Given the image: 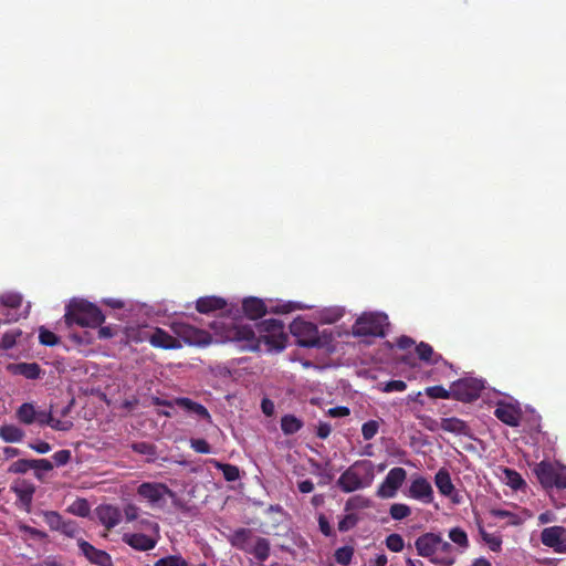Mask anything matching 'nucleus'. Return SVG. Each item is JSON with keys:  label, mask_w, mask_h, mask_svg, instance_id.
<instances>
[{"label": "nucleus", "mask_w": 566, "mask_h": 566, "mask_svg": "<svg viewBox=\"0 0 566 566\" xmlns=\"http://www.w3.org/2000/svg\"><path fill=\"white\" fill-rule=\"evenodd\" d=\"M96 515L102 525L112 530L119 524L122 518L120 511L113 505H101L96 509Z\"/></svg>", "instance_id": "obj_21"}, {"label": "nucleus", "mask_w": 566, "mask_h": 566, "mask_svg": "<svg viewBox=\"0 0 566 566\" xmlns=\"http://www.w3.org/2000/svg\"><path fill=\"white\" fill-rule=\"evenodd\" d=\"M426 395L433 399H449L452 398V389L449 390L444 387L437 385L426 388Z\"/></svg>", "instance_id": "obj_46"}, {"label": "nucleus", "mask_w": 566, "mask_h": 566, "mask_svg": "<svg viewBox=\"0 0 566 566\" xmlns=\"http://www.w3.org/2000/svg\"><path fill=\"white\" fill-rule=\"evenodd\" d=\"M449 538L455 545H458L462 551L469 547V538L467 533L461 527H453L449 531Z\"/></svg>", "instance_id": "obj_39"}, {"label": "nucleus", "mask_w": 566, "mask_h": 566, "mask_svg": "<svg viewBox=\"0 0 566 566\" xmlns=\"http://www.w3.org/2000/svg\"><path fill=\"white\" fill-rule=\"evenodd\" d=\"M541 542L544 546L553 548L556 553H566V528L564 526L546 527L541 533Z\"/></svg>", "instance_id": "obj_11"}, {"label": "nucleus", "mask_w": 566, "mask_h": 566, "mask_svg": "<svg viewBox=\"0 0 566 566\" xmlns=\"http://www.w3.org/2000/svg\"><path fill=\"white\" fill-rule=\"evenodd\" d=\"M29 447L38 453L45 454L51 450L50 443L45 441H39L36 443H30Z\"/></svg>", "instance_id": "obj_62"}, {"label": "nucleus", "mask_w": 566, "mask_h": 566, "mask_svg": "<svg viewBox=\"0 0 566 566\" xmlns=\"http://www.w3.org/2000/svg\"><path fill=\"white\" fill-rule=\"evenodd\" d=\"M553 486L557 489H566V467L557 464Z\"/></svg>", "instance_id": "obj_54"}, {"label": "nucleus", "mask_w": 566, "mask_h": 566, "mask_svg": "<svg viewBox=\"0 0 566 566\" xmlns=\"http://www.w3.org/2000/svg\"><path fill=\"white\" fill-rule=\"evenodd\" d=\"M146 338L150 345L156 348L179 349L182 347V344L178 338L171 336L160 327H156Z\"/></svg>", "instance_id": "obj_12"}, {"label": "nucleus", "mask_w": 566, "mask_h": 566, "mask_svg": "<svg viewBox=\"0 0 566 566\" xmlns=\"http://www.w3.org/2000/svg\"><path fill=\"white\" fill-rule=\"evenodd\" d=\"M409 496L429 504L433 501V489L427 479L418 476L409 486Z\"/></svg>", "instance_id": "obj_16"}, {"label": "nucleus", "mask_w": 566, "mask_h": 566, "mask_svg": "<svg viewBox=\"0 0 566 566\" xmlns=\"http://www.w3.org/2000/svg\"><path fill=\"white\" fill-rule=\"evenodd\" d=\"M407 478V472L403 468L396 467L389 470L385 480L377 489V496L381 499H390L397 494L402 483Z\"/></svg>", "instance_id": "obj_9"}, {"label": "nucleus", "mask_w": 566, "mask_h": 566, "mask_svg": "<svg viewBox=\"0 0 566 566\" xmlns=\"http://www.w3.org/2000/svg\"><path fill=\"white\" fill-rule=\"evenodd\" d=\"M30 469H32V459H20L11 463V465L8 468V472L23 474L27 473Z\"/></svg>", "instance_id": "obj_49"}, {"label": "nucleus", "mask_w": 566, "mask_h": 566, "mask_svg": "<svg viewBox=\"0 0 566 566\" xmlns=\"http://www.w3.org/2000/svg\"><path fill=\"white\" fill-rule=\"evenodd\" d=\"M53 463L48 459H32V469L49 472L53 470Z\"/></svg>", "instance_id": "obj_58"}, {"label": "nucleus", "mask_w": 566, "mask_h": 566, "mask_svg": "<svg viewBox=\"0 0 566 566\" xmlns=\"http://www.w3.org/2000/svg\"><path fill=\"white\" fill-rule=\"evenodd\" d=\"M0 303L3 307L19 308L22 304V296L18 293H6L0 296Z\"/></svg>", "instance_id": "obj_44"}, {"label": "nucleus", "mask_w": 566, "mask_h": 566, "mask_svg": "<svg viewBox=\"0 0 566 566\" xmlns=\"http://www.w3.org/2000/svg\"><path fill=\"white\" fill-rule=\"evenodd\" d=\"M214 468L222 472L223 478L228 482H234L240 478V470L237 465L230 463H222L217 460H211Z\"/></svg>", "instance_id": "obj_34"}, {"label": "nucleus", "mask_w": 566, "mask_h": 566, "mask_svg": "<svg viewBox=\"0 0 566 566\" xmlns=\"http://www.w3.org/2000/svg\"><path fill=\"white\" fill-rule=\"evenodd\" d=\"M318 526H319V531L325 536H332L334 534L333 530H332V527L329 525V522L327 521V518L324 515H319V517H318Z\"/></svg>", "instance_id": "obj_61"}, {"label": "nucleus", "mask_w": 566, "mask_h": 566, "mask_svg": "<svg viewBox=\"0 0 566 566\" xmlns=\"http://www.w3.org/2000/svg\"><path fill=\"white\" fill-rule=\"evenodd\" d=\"M503 474L506 484L515 491L521 490L523 486L526 485L522 475L513 469L504 468Z\"/></svg>", "instance_id": "obj_35"}, {"label": "nucleus", "mask_w": 566, "mask_h": 566, "mask_svg": "<svg viewBox=\"0 0 566 566\" xmlns=\"http://www.w3.org/2000/svg\"><path fill=\"white\" fill-rule=\"evenodd\" d=\"M303 428V421L294 415H285L281 418V430L284 434H294Z\"/></svg>", "instance_id": "obj_32"}, {"label": "nucleus", "mask_w": 566, "mask_h": 566, "mask_svg": "<svg viewBox=\"0 0 566 566\" xmlns=\"http://www.w3.org/2000/svg\"><path fill=\"white\" fill-rule=\"evenodd\" d=\"M252 536L251 530L248 528H239L233 534V544L243 551H249L250 547V538Z\"/></svg>", "instance_id": "obj_38"}, {"label": "nucleus", "mask_w": 566, "mask_h": 566, "mask_svg": "<svg viewBox=\"0 0 566 566\" xmlns=\"http://www.w3.org/2000/svg\"><path fill=\"white\" fill-rule=\"evenodd\" d=\"M406 389L407 384L403 380H390L381 387L384 392L405 391Z\"/></svg>", "instance_id": "obj_55"}, {"label": "nucleus", "mask_w": 566, "mask_h": 566, "mask_svg": "<svg viewBox=\"0 0 566 566\" xmlns=\"http://www.w3.org/2000/svg\"><path fill=\"white\" fill-rule=\"evenodd\" d=\"M479 533L482 541L492 552H500L502 548V538L499 535L488 533L483 526L479 525Z\"/></svg>", "instance_id": "obj_36"}, {"label": "nucleus", "mask_w": 566, "mask_h": 566, "mask_svg": "<svg viewBox=\"0 0 566 566\" xmlns=\"http://www.w3.org/2000/svg\"><path fill=\"white\" fill-rule=\"evenodd\" d=\"M455 549L453 546L444 541L440 535V544H438V553L432 557L431 562L439 566H452L455 563Z\"/></svg>", "instance_id": "obj_20"}, {"label": "nucleus", "mask_w": 566, "mask_h": 566, "mask_svg": "<svg viewBox=\"0 0 566 566\" xmlns=\"http://www.w3.org/2000/svg\"><path fill=\"white\" fill-rule=\"evenodd\" d=\"M388 325V316L386 314L364 313L354 323L352 334L355 337H384Z\"/></svg>", "instance_id": "obj_4"}, {"label": "nucleus", "mask_w": 566, "mask_h": 566, "mask_svg": "<svg viewBox=\"0 0 566 566\" xmlns=\"http://www.w3.org/2000/svg\"><path fill=\"white\" fill-rule=\"evenodd\" d=\"M130 448L133 451L139 454H144L150 458V461H154L157 455V447L149 442H134Z\"/></svg>", "instance_id": "obj_42"}, {"label": "nucleus", "mask_w": 566, "mask_h": 566, "mask_svg": "<svg viewBox=\"0 0 566 566\" xmlns=\"http://www.w3.org/2000/svg\"><path fill=\"white\" fill-rule=\"evenodd\" d=\"M77 545L81 553L90 560V563L97 566H112V558L107 552L94 547L82 538L77 541Z\"/></svg>", "instance_id": "obj_13"}, {"label": "nucleus", "mask_w": 566, "mask_h": 566, "mask_svg": "<svg viewBox=\"0 0 566 566\" xmlns=\"http://www.w3.org/2000/svg\"><path fill=\"white\" fill-rule=\"evenodd\" d=\"M386 546L389 551L394 553L401 552L405 546L402 536L396 533L388 535L386 537Z\"/></svg>", "instance_id": "obj_48"}, {"label": "nucleus", "mask_w": 566, "mask_h": 566, "mask_svg": "<svg viewBox=\"0 0 566 566\" xmlns=\"http://www.w3.org/2000/svg\"><path fill=\"white\" fill-rule=\"evenodd\" d=\"M15 417L20 423L31 426L36 421V408L31 402H24L17 409Z\"/></svg>", "instance_id": "obj_27"}, {"label": "nucleus", "mask_w": 566, "mask_h": 566, "mask_svg": "<svg viewBox=\"0 0 566 566\" xmlns=\"http://www.w3.org/2000/svg\"><path fill=\"white\" fill-rule=\"evenodd\" d=\"M71 457H72L71 451L63 449V450L56 451L53 454V460H54L55 465L62 467L70 462Z\"/></svg>", "instance_id": "obj_56"}, {"label": "nucleus", "mask_w": 566, "mask_h": 566, "mask_svg": "<svg viewBox=\"0 0 566 566\" xmlns=\"http://www.w3.org/2000/svg\"><path fill=\"white\" fill-rule=\"evenodd\" d=\"M154 566H189L188 562L180 555H169L159 558Z\"/></svg>", "instance_id": "obj_45"}, {"label": "nucleus", "mask_w": 566, "mask_h": 566, "mask_svg": "<svg viewBox=\"0 0 566 566\" xmlns=\"http://www.w3.org/2000/svg\"><path fill=\"white\" fill-rule=\"evenodd\" d=\"M176 338L192 346H206L211 343V335L185 322H174L171 325Z\"/></svg>", "instance_id": "obj_6"}, {"label": "nucleus", "mask_w": 566, "mask_h": 566, "mask_svg": "<svg viewBox=\"0 0 566 566\" xmlns=\"http://www.w3.org/2000/svg\"><path fill=\"white\" fill-rule=\"evenodd\" d=\"M379 430V423L376 420H369L361 426V434L365 440H371Z\"/></svg>", "instance_id": "obj_51"}, {"label": "nucleus", "mask_w": 566, "mask_h": 566, "mask_svg": "<svg viewBox=\"0 0 566 566\" xmlns=\"http://www.w3.org/2000/svg\"><path fill=\"white\" fill-rule=\"evenodd\" d=\"M226 306V300L219 296H205L198 298L196 302V310L202 314H208L218 310H223Z\"/></svg>", "instance_id": "obj_25"}, {"label": "nucleus", "mask_w": 566, "mask_h": 566, "mask_svg": "<svg viewBox=\"0 0 566 566\" xmlns=\"http://www.w3.org/2000/svg\"><path fill=\"white\" fill-rule=\"evenodd\" d=\"M64 321L67 326L74 324L81 327L96 328L105 321V315L98 306L86 300H72L64 314Z\"/></svg>", "instance_id": "obj_2"}, {"label": "nucleus", "mask_w": 566, "mask_h": 566, "mask_svg": "<svg viewBox=\"0 0 566 566\" xmlns=\"http://www.w3.org/2000/svg\"><path fill=\"white\" fill-rule=\"evenodd\" d=\"M19 531L29 534L30 536L39 539H45L48 537V534L41 530H38L35 527L29 526L27 524H20Z\"/></svg>", "instance_id": "obj_57"}, {"label": "nucleus", "mask_w": 566, "mask_h": 566, "mask_svg": "<svg viewBox=\"0 0 566 566\" xmlns=\"http://www.w3.org/2000/svg\"><path fill=\"white\" fill-rule=\"evenodd\" d=\"M396 344H397V347L399 349H403L405 350V349H408L411 346H413L415 345V340L411 337H409V336L402 335V336H400L397 339Z\"/></svg>", "instance_id": "obj_64"}, {"label": "nucleus", "mask_w": 566, "mask_h": 566, "mask_svg": "<svg viewBox=\"0 0 566 566\" xmlns=\"http://www.w3.org/2000/svg\"><path fill=\"white\" fill-rule=\"evenodd\" d=\"M290 332L296 338V344L301 347L322 348L324 346L318 327L312 322L297 317L290 324Z\"/></svg>", "instance_id": "obj_5"}, {"label": "nucleus", "mask_w": 566, "mask_h": 566, "mask_svg": "<svg viewBox=\"0 0 566 566\" xmlns=\"http://www.w3.org/2000/svg\"><path fill=\"white\" fill-rule=\"evenodd\" d=\"M176 406L185 409L188 412L197 415L199 418L205 419L208 422H211V415L209 413L208 409L190 398L187 397H178L175 399Z\"/></svg>", "instance_id": "obj_23"}, {"label": "nucleus", "mask_w": 566, "mask_h": 566, "mask_svg": "<svg viewBox=\"0 0 566 566\" xmlns=\"http://www.w3.org/2000/svg\"><path fill=\"white\" fill-rule=\"evenodd\" d=\"M41 515L51 531L60 532L70 538L76 537L80 533L75 521L65 520L56 511H41Z\"/></svg>", "instance_id": "obj_8"}, {"label": "nucleus", "mask_w": 566, "mask_h": 566, "mask_svg": "<svg viewBox=\"0 0 566 566\" xmlns=\"http://www.w3.org/2000/svg\"><path fill=\"white\" fill-rule=\"evenodd\" d=\"M438 544H440V534L428 532L416 539L415 547L418 555L432 559L438 553Z\"/></svg>", "instance_id": "obj_14"}, {"label": "nucleus", "mask_w": 566, "mask_h": 566, "mask_svg": "<svg viewBox=\"0 0 566 566\" xmlns=\"http://www.w3.org/2000/svg\"><path fill=\"white\" fill-rule=\"evenodd\" d=\"M242 310L244 314L251 319L261 318L268 312L264 302L258 297L244 298L242 302Z\"/></svg>", "instance_id": "obj_24"}, {"label": "nucleus", "mask_w": 566, "mask_h": 566, "mask_svg": "<svg viewBox=\"0 0 566 566\" xmlns=\"http://www.w3.org/2000/svg\"><path fill=\"white\" fill-rule=\"evenodd\" d=\"M259 336L250 325H234L228 332V337L238 343H242V348L248 350H259L261 343H264L272 349L283 350L286 346L287 336L284 333V324L280 319L269 318L255 324Z\"/></svg>", "instance_id": "obj_1"}, {"label": "nucleus", "mask_w": 566, "mask_h": 566, "mask_svg": "<svg viewBox=\"0 0 566 566\" xmlns=\"http://www.w3.org/2000/svg\"><path fill=\"white\" fill-rule=\"evenodd\" d=\"M123 542L136 551L147 552L155 548L158 543V537L143 533H125L123 535Z\"/></svg>", "instance_id": "obj_17"}, {"label": "nucleus", "mask_w": 566, "mask_h": 566, "mask_svg": "<svg viewBox=\"0 0 566 566\" xmlns=\"http://www.w3.org/2000/svg\"><path fill=\"white\" fill-rule=\"evenodd\" d=\"M434 483L439 492L451 497L454 492V485L451 481L450 473L446 469H440L434 476Z\"/></svg>", "instance_id": "obj_26"}, {"label": "nucleus", "mask_w": 566, "mask_h": 566, "mask_svg": "<svg viewBox=\"0 0 566 566\" xmlns=\"http://www.w3.org/2000/svg\"><path fill=\"white\" fill-rule=\"evenodd\" d=\"M22 335L20 328L8 331L0 339V349H11L17 344V339Z\"/></svg>", "instance_id": "obj_41"}, {"label": "nucleus", "mask_w": 566, "mask_h": 566, "mask_svg": "<svg viewBox=\"0 0 566 566\" xmlns=\"http://www.w3.org/2000/svg\"><path fill=\"white\" fill-rule=\"evenodd\" d=\"M15 493L18 500L25 506V510L29 512L32 503L33 494L35 492V488L33 484H27L24 486H14L12 488Z\"/></svg>", "instance_id": "obj_33"}, {"label": "nucleus", "mask_w": 566, "mask_h": 566, "mask_svg": "<svg viewBox=\"0 0 566 566\" xmlns=\"http://www.w3.org/2000/svg\"><path fill=\"white\" fill-rule=\"evenodd\" d=\"M416 353L420 360L428 364H437L442 359V356L440 354H436L432 346L424 342H420L416 346Z\"/></svg>", "instance_id": "obj_30"}, {"label": "nucleus", "mask_w": 566, "mask_h": 566, "mask_svg": "<svg viewBox=\"0 0 566 566\" xmlns=\"http://www.w3.org/2000/svg\"><path fill=\"white\" fill-rule=\"evenodd\" d=\"M67 511L74 515L85 517L90 514V506L86 500L80 499L70 505Z\"/></svg>", "instance_id": "obj_47"}, {"label": "nucleus", "mask_w": 566, "mask_h": 566, "mask_svg": "<svg viewBox=\"0 0 566 566\" xmlns=\"http://www.w3.org/2000/svg\"><path fill=\"white\" fill-rule=\"evenodd\" d=\"M451 389L453 399L461 402H472L481 396L484 382L476 378H462L453 381Z\"/></svg>", "instance_id": "obj_7"}, {"label": "nucleus", "mask_w": 566, "mask_h": 566, "mask_svg": "<svg viewBox=\"0 0 566 566\" xmlns=\"http://www.w3.org/2000/svg\"><path fill=\"white\" fill-rule=\"evenodd\" d=\"M332 428L327 422H319L317 426L316 434L321 439H326L331 434Z\"/></svg>", "instance_id": "obj_63"}, {"label": "nucleus", "mask_w": 566, "mask_h": 566, "mask_svg": "<svg viewBox=\"0 0 566 566\" xmlns=\"http://www.w3.org/2000/svg\"><path fill=\"white\" fill-rule=\"evenodd\" d=\"M494 416L510 427H517L522 419V411L511 403H499L494 410Z\"/></svg>", "instance_id": "obj_19"}, {"label": "nucleus", "mask_w": 566, "mask_h": 566, "mask_svg": "<svg viewBox=\"0 0 566 566\" xmlns=\"http://www.w3.org/2000/svg\"><path fill=\"white\" fill-rule=\"evenodd\" d=\"M374 476V464L370 461H356L340 474L337 485L343 492L350 493L369 486Z\"/></svg>", "instance_id": "obj_3"}, {"label": "nucleus", "mask_w": 566, "mask_h": 566, "mask_svg": "<svg viewBox=\"0 0 566 566\" xmlns=\"http://www.w3.org/2000/svg\"><path fill=\"white\" fill-rule=\"evenodd\" d=\"M139 509L134 504H128L124 509L125 517L127 522L137 520Z\"/></svg>", "instance_id": "obj_60"}, {"label": "nucleus", "mask_w": 566, "mask_h": 566, "mask_svg": "<svg viewBox=\"0 0 566 566\" xmlns=\"http://www.w3.org/2000/svg\"><path fill=\"white\" fill-rule=\"evenodd\" d=\"M35 423L40 427L48 426L56 431H70L74 426L72 420L54 418L52 408L50 410H36Z\"/></svg>", "instance_id": "obj_15"}, {"label": "nucleus", "mask_w": 566, "mask_h": 566, "mask_svg": "<svg viewBox=\"0 0 566 566\" xmlns=\"http://www.w3.org/2000/svg\"><path fill=\"white\" fill-rule=\"evenodd\" d=\"M247 552L253 554L260 562H264L270 556V542L268 538L258 537L254 545L250 546Z\"/></svg>", "instance_id": "obj_31"}, {"label": "nucleus", "mask_w": 566, "mask_h": 566, "mask_svg": "<svg viewBox=\"0 0 566 566\" xmlns=\"http://www.w3.org/2000/svg\"><path fill=\"white\" fill-rule=\"evenodd\" d=\"M355 549L353 546L345 545L339 547L334 553L335 562L342 566H348L352 563Z\"/></svg>", "instance_id": "obj_37"}, {"label": "nucleus", "mask_w": 566, "mask_h": 566, "mask_svg": "<svg viewBox=\"0 0 566 566\" xmlns=\"http://www.w3.org/2000/svg\"><path fill=\"white\" fill-rule=\"evenodd\" d=\"M70 337L78 345H90L93 342V337L88 332L73 333Z\"/></svg>", "instance_id": "obj_59"}, {"label": "nucleus", "mask_w": 566, "mask_h": 566, "mask_svg": "<svg viewBox=\"0 0 566 566\" xmlns=\"http://www.w3.org/2000/svg\"><path fill=\"white\" fill-rule=\"evenodd\" d=\"M440 429L447 432H451L454 434H467L468 433V426L465 421L452 417V418H442L440 421Z\"/></svg>", "instance_id": "obj_29"}, {"label": "nucleus", "mask_w": 566, "mask_h": 566, "mask_svg": "<svg viewBox=\"0 0 566 566\" xmlns=\"http://www.w3.org/2000/svg\"><path fill=\"white\" fill-rule=\"evenodd\" d=\"M24 431L15 424L0 426V438L8 443L21 442L24 438Z\"/></svg>", "instance_id": "obj_28"}, {"label": "nucleus", "mask_w": 566, "mask_h": 566, "mask_svg": "<svg viewBox=\"0 0 566 566\" xmlns=\"http://www.w3.org/2000/svg\"><path fill=\"white\" fill-rule=\"evenodd\" d=\"M557 464L548 461H541L534 468V473L544 489L553 488V480L555 476Z\"/></svg>", "instance_id": "obj_22"}, {"label": "nucleus", "mask_w": 566, "mask_h": 566, "mask_svg": "<svg viewBox=\"0 0 566 566\" xmlns=\"http://www.w3.org/2000/svg\"><path fill=\"white\" fill-rule=\"evenodd\" d=\"M39 340L42 345L54 346L59 343V337L53 332L42 326L39 329Z\"/></svg>", "instance_id": "obj_50"}, {"label": "nucleus", "mask_w": 566, "mask_h": 566, "mask_svg": "<svg viewBox=\"0 0 566 566\" xmlns=\"http://www.w3.org/2000/svg\"><path fill=\"white\" fill-rule=\"evenodd\" d=\"M389 514L391 518L400 521L408 517L411 514V509L403 503H394L390 506Z\"/></svg>", "instance_id": "obj_43"}, {"label": "nucleus", "mask_w": 566, "mask_h": 566, "mask_svg": "<svg viewBox=\"0 0 566 566\" xmlns=\"http://www.w3.org/2000/svg\"><path fill=\"white\" fill-rule=\"evenodd\" d=\"M8 371L14 376H23L27 379H40L44 370L38 363H12L7 367Z\"/></svg>", "instance_id": "obj_18"}, {"label": "nucleus", "mask_w": 566, "mask_h": 566, "mask_svg": "<svg viewBox=\"0 0 566 566\" xmlns=\"http://www.w3.org/2000/svg\"><path fill=\"white\" fill-rule=\"evenodd\" d=\"M358 523V516L354 513L346 514L339 522H338V530L340 532H347L352 528H354Z\"/></svg>", "instance_id": "obj_52"}, {"label": "nucleus", "mask_w": 566, "mask_h": 566, "mask_svg": "<svg viewBox=\"0 0 566 566\" xmlns=\"http://www.w3.org/2000/svg\"><path fill=\"white\" fill-rule=\"evenodd\" d=\"M190 447L197 452L201 454H209L211 452V446L207 440L198 438L190 439Z\"/></svg>", "instance_id": "obj_53"}, {"label": "nucleus", "mask_w": 566, "mask_h": 566, "mask_svg": "<svg viewBox=\"0 0 566 566\" xmlns=\"http://www.w3.org/2000/svg\"><path fill=\"white\" fill-rule=\"evenodd\" d=\"M137 494L147 500L150 505L159 504L166 495L172 496V491L164 483L144 482L137 488Z\"/></svg>", "instance_id": "obj_10"}, {"label": "nucleus", "mask_w": 566, "mask_h": 566, "mask_svg": "<svg viewBox=\"0 0 566 566\" xmlns=\"http://www.w3.org/2000/svg\"><path fill=\"white\" fill-rule=\"evenodd\" d=\"M490 514L497 518H509L507 525L518 526L523 520L515 513L502 509H492Z\"/></svg>", "instance_id": "obj_40"}]
</instances>
